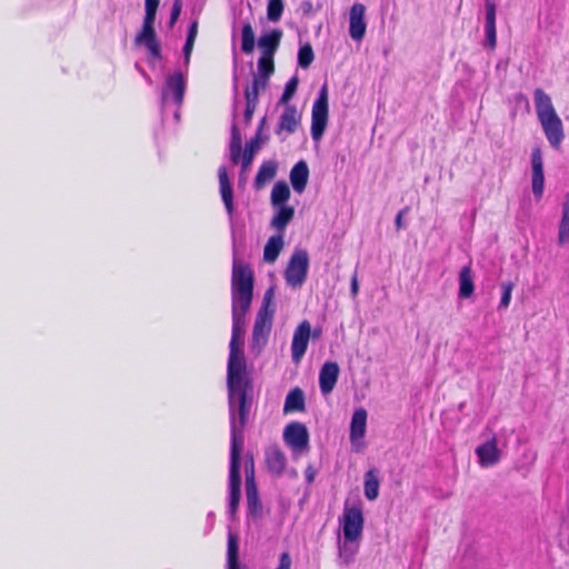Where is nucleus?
<instances>
[{
  "label": "nucleus",
  "mask_w": 569,
  "mask_h": 569,
  "mask_svg": "<svg viewBox=\"0 0 569 569\" xmlns=\"http://www.w3.org/2000/svg\"><path fill=\"white\" fill-rule=\"evenodd\" d=\"M253 271L248 263L241 262L236 257L233 243V261L231 276L232 298V335L229 343V359L227 366L228 405H238V419L241 426L248 422L252 406V381L247 371V362L238 341L244 335L246 315L250 309L253 298Z\"/></svg>",
  "instance_id": "nucleus-1"
},
{
  "label": "nucleus",
  "mask_w": 569,
  "mask_h": 569,
  "mask_svg": "<svg viewBox=\"0 0 569 569\" xmlns=\"http://www.w3.org/2000/svg\"><path fill=\"white\" fill-rule=\"evenodd\" d=\"M236 415H238V405L232 403V407H229V416H230V436H231V446H230V469H229V491L230 492H241V473H240V465H241V452L243 448V436H242V427L239 422L237 426Z\"/></svg>",
  "instance_id": "nucleus-2"
},
{
  "label": "nucleus",
  "mask_w": 569,
  "mask_h": 569,
  "mask_svg": "<svg viewBox=\"0 0 569 569\" xmlns=\"http://www.w3.org/2000/svg\"><path fill=\"white\" fill-rule=\"evenodd\" d=\"M237 104L238 101L234 100L232 111L233 120H236L237 118ZM260 142L261 141H259L258 137H252L246 143L244 150L242 152V137L236 121H233L231 126V138L229 144L231 162L233 164H238L239 162H241V171L246 172L251 166L254 154L260 149Z\"/></svg>",
  "instance_id": "nucleus-3"
},
{
  "label": "nucleus",
  "mask_w": 569,
  "mask_h": 569,
  "mask_svg": "<svg viewBox=\"0 0 569 569\" xmlns=\"http://www.w3.org/2000/svg\"><path fill=\"white\" fill-rule=\"evenodd\" d=\"M328 86L325 83L312 106L311 112V137L318 142L322 139L329 119Z\"/></svg>",
  "instance_id": "nucleus-4"
},
{
  "label": "nucleus",
  "mask_w": 569,
  "mask_h": 569,
  "mask_svg": "<svg viewBox=\"0 0 569 569\" xmlns=\"http://www.w3.org/2000/svg\"><path fill=\"white\" fill-rule=\"evenodd\" d=\"M308 270L309 254L307 250H295L284 270L286 283L293 289L300 288L307 280Z\"/></svg>",
  "instance_id": "nucleus-5"
},
{
  "label": "nucleus",
  "mask_w": 569,
  "mask_h": 569,
  "mask_svg": "<svg viewBox=\"0 0 569 569\" xmlns=\"http://www.w3.org/2000/svg\"><path fill=\"white\" fill-rule=\"evenodd\" d=\"M343 537L347 540H359L363 530V513L360 503L349 507L345 505L342 515Z\"/></svg>",
  "instance_id": "nucleus-6"
},
{
  "label": "nucleus",
  "mask_w": 569,
  "mask_h": 569,
  "mask_svg": "<svg viewBox=\"0 0 569 569\" xmlns=\"http://www.w3.org/2000/svg\"><path fill=\"white\" fill-rule=\"evenodd\" d=\"M274 313L258 311L252 330L251 350L258 353L266 346Z\"/></svg>",
  "instance_id": "nucleus-7"
},
{
  "label": "nucleus",
  "mask_w": 569,
  "mask_h": 569,
  "mask_svg": "<svg viewBox=\"0 0 569 569\" xmlns=\"http://www.w3.org/2000/svg\"><path fill=\"white\" fill-rule=\"evenodd\" d=\"M283 440L295 452H302L309 447L307 427L298 421L290 422L283 430Z\"/></svg>",
  "instance_id": "nucleus-8"
},
{
  "label": "nucleus",
  "mask_w": 569,
  "mask_h": 569,
  "mask_svg": "<svg viewBox=\"0 0 569 569\" xmlns=\"http://www.w3.org/2000/svg\"><path fill=\"white\" fill-rule=\"evenodd\" d=\"M186 79L181 71L177 70L168 76L162 88V101L166 102L171 97L177 106H181L186 91Z\"/></svg>",
  "instance_id": "nucleus-9"
},
{
  "label": "nucleus",
  "mask_w": 569,
  "mask_h": 569,
  "mask_svg": "<svg viewBox=\"0 0 569 569\" xmlns=\"http://www.w3.org/2000/svg\"><path fill=\"white\" fill-rule=\"evenodd\" d=\"M531 184L536 200H540L545 190L543 161L539 147L531 152Z\"/></svg>",
  "instance_id": "nucleus-10"
},
{
  "label": "nucleus",
  "mask_w": 569,
  "mask_h": 569,
  "mask_svg": "<svg viewBox=\"0 0 569 569\" xmlns=\"http://www.w3.org/2000/svg\"><path fill=\"white\" fill-rule=\"evenodd\" d=\"M311 336V326L308 320H303L295 330L291 342L292 360L298 362L306 353L308 342Z\"/></svg>",
  "instance_id": "nucleus-11"
},
{
  "label": "nucleus",
  "mask_w": 569,
  "mask_h": 569,
  "mask_svg": "<svg viewBox=\"0 0 569 569\" xmlns=\"http://www.w3.org/2000/svg\"><path fill=\"white\" fill-rule=\"evenodd\" d=\"M246 498L248 512L256 519L262 518L263 508L259 498L258 488L254 481V466L251 461V475L246 479Z\"/></svg>",
  "instance_id": "nucleus-12"
},
{
  "label": "nucleus",
  "mask_w": 569,
  "mask_h": 569,
  "mask_svg": "<svg viewBox=\"0 0 569 569\" xmlns=\"http://www.w3.org/2000/svg\"><path fill=\"white\" fill-rule=\"evenodd\" d=\"M541 127L550 146L559 149L565 138L563 126L558 114L540 120Z\"/></svg>",
  "instance_id": "nucleus-13"
},
{
  "label": "nucleus",
  "mask_w": 569,
  "mask_h": 569,
  "mask_svg": "<svg viewBox=\"0 0 569 569\" xmlns=\"http://www.w3.org/2000/svg\"><path fill=\"white\" fill-rule=\"evenodd\" d=\"M366 7L362 3H355L349 14V34L355 41L365 37L367 24L365 22Z\"/></svg>",
  "instance_id": "nucleus-14"
},
{
  "label": "nucleus",
  "mask_w": 569,
  "mask_h": 569,
  "mask_svg": "<svg viewBox=\"0 0 569 569\" xmlns=\"http://www.w3.org/2000/svg\"><path fill=\"white\" fill-rule=\"evenodd\" d=\"M282 36V30L278 28L262 33L257 40V46L261 50V57L273 58L280 46Z\"/></svg>",
  "instance_id": "nucleus-15"
},
{
  "label": "nucleus",
  "mask_w": 569,
  "mask_h": 569,
  "mask_svg": "<svg viewBox=\"0 0 569 569\" xmlns=\"http://www.w3.org/2000/svg\"><path fill=\"white\" fill-rule=\"evenodd\" d=\"M339 366L337 362L327 361L320 369L319 372V387L322 395L330 393L339 377Z\"/></svg>",
  "instance_id": "nucleus-16"
},
{
  "label": "nucleus",
  "mask_w": 569,
  "mask_h": 569,
  "mask_svg": "<svg viewBox=\"0 0 569 569\" xmlns=\"http://www.w3.org/2000/svg\"><path fill=\"white\" fill-rule=\"evenodd\" d=\"M485 9H486L485 47L495 49L497 46V31H496L497 6L492 0H485Z\"/></svg>",
  "instance_id": "nucleus-17"
},
{
  "label": "nucleus",
  "mask_w": 569,
  "mask_h": 569,
  "mask_svg": "<svg viewBox=\"0 0 569 569\" xmlns=\"http://www.w3.org/2000/svg\"><path fill=\"white\" fill-rule=\"evenodd\" d=\"M218 178H219V187H220V194L221 199L223 201V204L226 207L227 213L229 216V220L232 222L233 220V190L231 182L228 177L227 168L221 166L218 170Z\"/></svg>",
  "instance_id": "nucleus-18"
},
{
  "label": "nucleus",
  "mask_w": 569,
  "mask_h": 569,
  "mask_svg": "<svg viewBox=\"0 0 569 569\" xmlns=\"http://www.w3.org/2000/svg\"><path fill=\"white\" fill-rule=\"evenodd\" d=\"M476 453L482 467L493 466L500 460V451L497 448L496 438L478 446Z\"/></svg>",
  "instance_id": "nucleus-19"
},
{
  "label": "nucleus",
  "mask_w": 569,
  "mask_h": 569,
  "mask_svg": "<svg viewBox=\"0 0 569 569\" xmlns=\"http://www.w3.org/2000/svg\"><path fill=\"white\" fill-rule=\"evenodd\" d=\"M300 114L296 106L287 104L284 106V110L280 116V120L278 123V128L276 129V133L279 134L281 131H287L288 133H293L297 130V127L300 123Z\"/></svg>",
  "instance_id": "nucleus-20"
},
{
  "label": "nucleus",
  "mask_w": 569,
  "mask_h": 569,
  "mask_svg": "<svg viewBox=\"0 0 569 569\" xmlns=\"http://www.w3.org/2000/svg\"><path fill=\"white\" fill-rule=\"evenodd\" d=\"M290 182L293 190L302 193L309 179V167L305 160L298 161L290 170Z\"/></svg>",
  "instance_id": "nucleus-21"
},
{
  "label": "nucleus",
  "mask_w": 569,
  "mask_h": 569,
  "mask_svg": "<svg viewBox=\"0 0 569 569\" xmlns=\"http://www.w3.org/2000/svg\"><path fill=\"white\" fill-rule=\"evenodd\" d=\"M266 462L271 473L281 476L286 469L287 458L278 446H273L266 451Z\"/></svg>",
  "instance_id": "nucleus-22"
},
{
  "label": "nucleus",
  "mask_w": 569,
  "mask_h": 569,
  "mask_svg": "<svg viewBox=\"0 0 569 569\" xmlns=\"http://www.w3.org/2000/svg\"><path fill=\"white\" fill-rule=\"evenodd\" d=\"M359 551L358 540H343L338 541V563L341 567H349L356 558Z\"/></svg>",
  "instance_id": "nucleus-23"
},
{
  "label": "nucleus",
  "mask_w": 569,
  "mask_h": 569,
  "mask_svg": "<svg viewBox=\"0 0 569 569\" xmlns=\"http://www.w3.org/2000/svg\"><path fill=\"white\" fill-rule=\"evenodd\" d=\"M533 100L539 121L557 114L551 98L541 88L535 90Z\"/></svg>",
  "instance_id": "nucleus-24"
},
{
  "label": "nucleus",
  "mask_w": 569,
  "mask_h": 569,
  "mask_svg": "<svg viewBox=\"0 0 569 569\" xmlns=\"http://www.w3.org/2000/svg\"><path fill=\"white\" fill-rule=\"evenodd\" d=\"M159 3V0H144L146 13L142 22V28L137 34L151 36V33H156L154 22L157 18Z\"/></svg>",
  "instance_id": "nucleus-25"
},
{
  "label": "nucleus",
  "mask_w": 569,
  "mask_h": 569,
  "mask_svg": "<svg viewBox=\"0 0 569 569\" xmlns=\"http://www.w3.org/2000/svg\"><path fill=\"white\" fill-rule=\"evenodd\" d=\"M278 163L274 160L263 161L253 181L254 189L261 190L268 181L276 177Z\"/></svg>",
  "instance_id": "nucleus-26"
},
{
  "label": "nucleus",
  "mask_w": 569,
  "mask_h": 569,
  "mask_svg": "<svg viewBox=\"0 0 569 569\" xmlns=\"http://www.w3.org/2000/svg\"><path fill=\"white\" fill-rule=\"evenodd\" d=\"M277 211L271 219V227L279 233H282L295 216V208L291 206L282 204L276 207Z\"/></svg>",
  "instance_id": "nucleus-27"
},
{
  "label": "nucleus",
  "mask_w": 569,
  "mask_h": 569,
  "mask_svg": "<svg viewBox=\"0 0 569 569\" xmlns=\"http://www.w3.org/2000/svg\"><path fill=\"white\" fill-rule=\"evenodd\" d=\"M367 410L365 408H358L355 410L350 423L351 441L360 439L365 436L367 428Z\"/></svg>",
  "instance_id": "nucleus-28"
},
{
  "label": "nucleus",
  "mask_w": 569,
  "mask_h": 569,
  "mask_svg": "<svg viewBox=\"0 0 569 569\" xmlns=\"http://www.w3.org/2000/svg\"><path fill=\"white\" fill-rule=\"evenodd\" d=\"M306 410V398L305 392L299 387L290 390L286 397L283 411L286 413L293 411H305Z\"/></svg>",
  "instance_id": "nucleus-29"
},
{
  "label": "nucleus",
  "mask_w": 569,
  "mask_h": 569,
  "mask_svg": "<svg viewBox=\"0 0 569 569\" xmlns=\"http://www.w3.org/2000/svg\"><path fill=\"white\" fill-rule=\"evenodd\" d=\"M475 284L471 267L463 266L459 272V298L468 299L473 295Z\"/></svg>",
  "instance_id": "nucleus-30"
},
{
  "label": "nucleus",
  "mask_w": 569,
  "mask_h": 569,
  "mask_svg": "<svg viewBox=\"0 0 569 569\" xmlns=\"http://www.w3.org/2000/svg\"><path fill=\"white\" fill-rule=\"evenodd\" d=\"M569 241V191L565 194L561 204V219L558 227V244L563 246Z\"/></svg>",
  "instance_id": "nucleus-31"
},
{
  "label": "nucleus",
  "mask_w": 569,
  "mask_h": 569,
  "mask_svg": "<svg viewBox=\"0 0 569 569\" xmlns=\"http://www.w3.org/2000/svg\"><path fill=\"white\" fill-rule=\"evenodd\" d=\"M134 44L138 47H146L153 59L160 60L162 58L161 47L157 38V32L151 33V36L136 34Z\"/></svg>",
  "instance_id": "nucleus-32"
},
{
  "label": "nucleus",
  "mask_w": 569,
  "mask_h": 569,
  "mask_svg": "<svg viewBox=\"0 0 569 569\" xmlns=\"http://www.w3.org/2000/svg\"><path fill=\"white\" fill-rule=\"evenodd\" d=\"M282 248L283 237L281 233L270 237L263 249V260L268 263H273Z\"/></svg>",
  "instance_id": "nucleus-33"
},
{
  "label": "nucleus",
  "mask_w": 569,
  "mask_h": 569,
  "mask_svg": "<svg viewBox=\"0 0 569 569\" xmlns=\"http://www.w3.org/2000/svg\"><path fill=\"white\" fill-rule=\"evenodd\" d=\"M380 481L378 472L375 469H370L365 473V497L373 501L379 496Z\"/></svg>",
  "instance_id": "nucleus-34"
},
{
  "label": "nucleus",
  "mask_w": 569,
  "mask_h": 569,
  "mask_svg": "<svg viewBox=\"0 0 569 569\" xmlns=\"http://www.w3.org/2000/svg\"><path fill=\"white\" fill-rule=\"evenodd\" d=\"M290 198V188L283 180L277 181L271 190V204L273 208L286 204Z\"/></svg>",
  "instance_id": "nucleus-35"
},
{
  "label": "nucleus",
  "mask_w": 569,
  "mask_h": 569,
  "mask_svg": "<svg viewBox=\"0 0 569 569\" xmlns=\"http://www.w3.org/2000/svg\"><path fill=\"white\" fill-rule=\"evenodd\" d=\"M256 46V34L249 21L243 22L241 28V51L251 54Z\"/></svg>",
  "instance_id": "nucleus-36"
},
{
  "label": "nucleus",
  "mask_w": 569,
  "mask_h": 569,
  "mask_svg": "<svg viewBox=\"0 0 569 569\" xmlns=\"http://www.w3.org/2000/svg\"><path fill=\"white\" fill-rule=\"evenodd\" d=\"M239 562V543L237 535L231 531L228 535V547H227V566L236 565Z\"/></svg>",
  "instance_id": "nucleus-37"
},
{
  "label": "nucleus",
  "mask_w": 569,
  "mask_h": 569,
  "mask_svg": "<svg viewBox=\"0 0 569 569\" xmlns=\"http://www.w3.org/2000/svg\"><path fill=\"white\" fill-rule=\"evenodd\" d=\"M284 3L283 0H268L267 4V18L271 22H278L283 13Z\"/></svg>",
  "instance_id": "nucleus-38"
},
{
  "label": "nucleus",
  "mask_w": 569,
  "mask_h": 569,
  "mask_svg": "<svg viewBox=\"0 0 569 569\" xmlns=\"http://www.w3.org/2000/svg\"><path fill=\"white\" fill-rule=\"evenodd\" d=\"M315 59V53L312 47L309 43L300 47L298 51V64L302 69H307L310 67Z\"/></svg>",
  "instance_id": "nucleus-39"
},
{
  "label": "nucleus",
  "mask_w": 569,
  "mask_h": 569,
  "mask_svg": "<svg viewBox=\"0 0 569 569\" xmlns=\"http://www.w3.org/2000/svg\"><path fill=\"white\" fill-rule=\"evenodd\" d=\"M299 84V79L297 76H293L284 86V90L280 97L279 103L280 104H289V101L293 98V96L297 92Z\"/></svg>",
  "instance_id": "nucleus-40"
},
{
  "label": "nucleus",
  "mask_w": 569,
  "mask_h": 569,
  "mask_svg": "<svg viewBox=\"0 0 569 569\" xmlns=\"http://www.w3.org/2000/svg\"><path fill=\"white\" fill-rule=\"evenodd\" d=\"M257 69V74H260L262 78H270L274 72L273 58L260 57Z\"/></svg>",
  "instance_id": "nucleus-41"
},
{
  "label": "nucleus",
  "mask_w": 569,
  "mask_h": 569,
  "mask_svg": "<svg viewBox=\"0 0 569 569\" xmlns=\"http://www.w3.org/2000/svg\"><path fill=\"white\" fill-rule=\"evenodd\" d=\"M513 288L515 283L512 281L501 283V299L498 306L499 310L507 309L509 307Z\"/></svg>",
  "instance_id": "nucleus-42"
},
{
  "label": "nucleus",
  "mask_w": 569,
  "mask_h": 569,
  "mask_svg": "<svg viewBox=\"0 0 569 569\" xmlns=\"http://www.w3.org/2000/svg\"><path fill=\"white\" fill-rule=\"evenodd\" d=\"M273 300H274V287H269L263 295L262 305H261L259 311L274 313L276 305H274Z\"/></svg>",
  "instance_id": "nucleus-43"
},
{
  "label": "nucleus",
  "mask_w": 569,
  "mask_h": 569,
  "mask_svg": "<svg viewBox=\"0 0 569 569\" xmlns=\"http://www.w3.org/2000/svg\"><path fill=\"white\" fill-rule=\"evenodd\" d=\"M259 92H260V90L258 88H256L253 84L248 86L244 89L246 104L257 107L258 102H259Z\"/></svg>",
  "instance_id": "nucleus-44"
},
{
  "label": "nucleus",
  "mask_w": 569,
  "mask_h": 569,
  "mask_svg": "<svg viewBox=\"0 0 569 569\" xmlns=\"http://www.w3.org/2000/svg\"><path fill=\"white\" fill-rule=\"evenodd\" d=\"M183 2L182 0H173L171 12H170V19H169V27L172 28L177 20L179 19L181 11H182Z\"/></svg>",
  "instance_id": "nucleus-45"
},
{
  "label": "nucleus",
  "mask_w": 569,
  "mask_h": 569,
  "mask_svg": "<svg viewBox=\"0 0 569 569\" xmlns=\"http://www.w3.org/2000/svg\"><path fill=\"white\" fill-rule=\"evenodd\" d=\"M240 498H241V492H230L229 491V510L228 511L231 517L234 516V513L239 507Z\"/></svg>",
  "instance_id": "nucleus-46"
},
{
  "label": "nucleus",
  "mask_w": 569,
  "mask_h": 569,
  "mask_svg": "<svg viewBox=\"0 0 569 569\" xmlns=\"http://www.w3.org/2000/svg\"><path fill=\"white\" fill-rule=\"evenodd\" d=\"M196 40L186 39L184 46L182 48L183 61L184 66L188 67L190 63V57L194 47Z\"/></svg>",
  "instance_id": "nucleus-47"
},
{
  "label": "nucleus",
  "mask_w": 569,
  "mask_h": 569,
  "mask_svg": "<svg viewBox=\"0 0 569 569\" xmlns=\"http://www.w3.org/2000/svg\"><path fill=\"white\" fill-rule=\"evenodd\" d=\"M270 78H262L260 74H254L252 83L259 90H266L269 84Z\"/></svg>",
  "instance_id": "nucleus-48"
},
{
  "label": "nucleus",
  "mask_w": 569,
  "mask_h": 569,
  "mask_svg": "<svg viewBox=\"0 0 569 569\" xmlns=\"http://www.w3.org/2000/svg\"><path fill=\"white\" fill-rule=\"evenodd\" d=\"M291 568V557L288 552H282L279 559V566L277 569H290Z\"/></svg>",
  "instance_id": "nucleus-49"
},
{
  "label": "nucleus",
  "mask_w": 569,
  "mask_h": 569,
  "mask_svg": "<svg viewBox=\"0 0 569 569\" xmlns=\"http://www.w3.org/2000/svg\"><path fill=\"white\" fill-rule=\"evenodd\" d=\"M256 109V106L246 104V109L243 112V122L246 126H248L251 122Z\"/></svg>",
  "instance_id": "nucleus-50"
},
{
  "label": "nucleus",
  "mask_w": 569,
  "mask_h": 569,
  "mask_svg": "<svg viewBox=\"0 0 569 569\" xmlns=\"http://www.w3.org/2000/svg\"><path fill=\"white\" fill-rule=\"evenodd\" d=\"M198 20H193L188 27L187 39L196 40L198 34Z\"/></svg>",
  "instance_id": "nucleus-51"
},
{
  "label": "nucleus",
  "mask_w": 569,
  "mask_h": 569,
  "mask_svg": "<svg viewBox=\"0 0 569 569\" xmlns=\"http://www.w3.org/2000/svg\"><path fill=\"white\" fill-rule=\"evenodd\" d=\"M408 210H409V208H403L397 213L396 219H395V224H396L397 230H400L405 227L402 218L408 212Z\"/></svg>",
  "instance_id": "nucleus-52"
},
{
  "label": "nucleus",
  "mask_w": 569,
  "mask_h": 569,
  "mask_svg": "<svg viewBox=\"0 0 569 569\" xmlns=\"http://www.w3.org/2000/svg\"><path fill=\"white\" fill-rule=\"evenodd\" d=\"M350 292L353 298H356L359 292V282H358L357 272H355L351 278Z\"/></svg>",
  "instance_id": "nucleus-53"
},
{
  "label": "nucleus",
  "mask_w": 569,
  "mask_h": 569,
  "mask_svg": "<svg viewBox=\"0 0 569 569\" xmlns=\"http://www.w3.org/2000/svg\"><path fill=\"white\" fill-rule=\"evenodd\" d=\"M300 8H301L302 13L308 16L312 12L313 4L311 1L307 0L301 3Z\"/></svg>",
  "instance_id": "nucleus-54"
},
{
  "label": "nucleus",
  "mask_w": 569,
  "mask_h": 569,
  "mask_svg": "<svg viewBox=\"0 0 569 569\" xmlns=\"http://www.w3.org/2000/svg\"><path fill=\"white\" fill-rule=\"evenodd\" d=\"M305 476H306V480H307L308 483H312L313 482L315 476H316V471L312 468V466H308V468L306 469Z\"/></svg>",
  "instance_id": "nucleus-55"
},
{
  "label": "nucleus",
  "mask_w": 569,
  "mask_h": 569,
  "mask_svg": "<svg viewBox=\"0 0 569 569\" xmlns=\"http://www.w3.org/2000/svg\"><path fill=\"white\" fill-rule=\"evenodd\" d=\"M266 121H267V119H266V117H263V118L261 119V121H260V123H259V127H258V129H257V132H256V134H254V137H258V138H259V141H263V138H261V132H262V130H263V127H264V124H266ZM267 139H268V137H266V138H264V140H267Z\"/></svg>",
  "instance_id": "nucleus-56"
},
{
  "label": "nucleus",
  "mask_w": 569,
  "mask_h": 569,
  "mask_svg": "<svg viewBox=\"0 0 569 569\" xmlns=\"http://www.w3.org/2000/svg\"><path fill=\"white\" fill-rule=\"evenodd\" d=\"M251 460L253 461L252 457L250 458L249 461L247 460L244 465L246 478L248 477V475H251Z\"/></svg>",
  "instance_id": "nucleus-57"
},
{
  "label": "nucleus",
  "mask_w": 569,
  "mask_h": 569,
  "mask_svg": "<svg viewBox=\"0 0 569 569\" xmlns=\"http://www.w3.org/2000/svg\"><path fill=\"white\" fill-rule=\"evenodd\" d=\"M321 333H322L321 328H316V329H313V331L311 332V336H312V338L318 339V338H320V337H321Z\"/></svg>",
  "instance_id": "nucleus-58"
},
{
  "label": "nucleus",
  "mask_w": 569,
  "mask_h": 569,
  "mask_svg": "<svg viewBox=\"0 0 569 569\" xmlns=\"http://www.w3.org/2000/svg\"><path fill=\"white\" fill-rule=\"evenodd\" d=\"M227 569H248V568L244 566H241V563H236V565L227 566Z\"/></svg>",
  "instance_id": "nucleus-59"
},
{
  "label": "nucleus",
  "mask_w": 569,
  "mask_h": 569,
  "mask_svg": "<svg viewBox=\"0 0 569 569\" xmlns=\"http://www.w3.org/2000/svg\"><path fill=\"white\" fill-rule=\"evenodd\" d=\"M233 89H234V92L237 93V90H238V87H237V76H234V87H233Z\"/></svg>",
  "instance_id": "nucleus-60"
}]
</instances>
